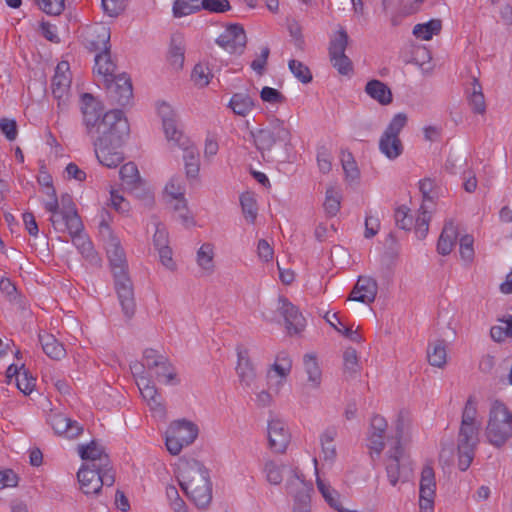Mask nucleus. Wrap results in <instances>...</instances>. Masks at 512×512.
I'll return each instance as SVG.
<instances>
[{
	"label": "nucleus",
	"instance_id": "obj_27",
	"mask_svg": "<svg viewBox=\"0 0 512 512\" xmlns=\"http://www.w3.org/2000/svg\"><path fill=\"white\" fill-rule=\"evenodd\" d=\"M303 368L306 374L305 386L318 390L322 384V370L315 355L306 354L303 357Z\"/></svg>",
	"mask_w": 512,
	"mask_h": 512
},
{
	"label": "nucleus",
	"instance_id": "obj_52",
	"mask_svg": "<svg viewBox=\"0 0 512 512\" xmlns=\"http://www.w3.org/2000/svg\"><path fill=\"white\" fill-rule=\"evenodd\" d=\"M341 163L347 180L355 181L359 178L360 173L357 164L350 152H341Z\"/></svg>",
	"mask_w": 512,
	"mask_h": 512
},
{
	"label": "nucleus",
	"instance_id": "obj_41",
	"mask_svg": "<svg viewBox=\"0 0 512 512\" xmlns=\"http://www.w3.org/2000/svg\"><path fill=\"white\" fill-rule=\"evenodd\" d=\"M95 71L104 77L112 76L115 71V64L111 59L110 48L99 50L95 56Z\"/></svg>",
	"mask_w": 512,
	"mask_h": 512
},
{
	"label": "nucleus",
	"instance_id": "obj_8",
	"mask_svg": "<svg viewBox=\"0 0 512 512\" xmlns=\"http://www.w3.org/2000/svg\"><path fill=\"white\" fill-rule=\"evenodd\" d=\"M407 121L408 118L405 113H397L380 137L379 150L389 160H395L403 153L404 147L399 134L406 126Z\"/></svg>",
	"mask_w": 512,
	"mask_h": 512
},
{
	"label": "nucleus",
	"instance_id": "obj_50",
	"mask_svg": "<svg viewBox=\"0 0 512 512\" xmlns=\"http://www.w3.org/2000/svg\"><path fill=\"white\" fill-rule=\"evenodd\" d=\"M71 86V75L70 66L67 61L58 63L55 68V74L52 78L51 87H70Z\"/></svg>",
	"mask_w": 512,
	"mask_h": 512
},
{
	"label": "nucleus",
	"instance_id": "obj_64",
	"mask_svg": "<svg viewBox=\"0 0 512 512\" xmlns=\"http://www.w3.org/2000/svg\"><path fill=\"white\" fill-rule=\"evenodd\" d=\"M260 97L262 101L270 104H281L286 100L285 96L277 89L268 86L262 88Z\"/></svg>",
	"mask_w": 512,
	"mask_h": 512
},
{
	"label": "nucleus",
	"instance_id": "obj_1",
	"mask_svg": "<svg viewBox=\"0 0 512 512\" xmlns=\"http://www.w3.org/2000/svg\"><path fill=\"white\" fill-rule=\"evenodd\" d=\"M100 234L104 241L107 257L109 259L115 278V289L122 311L127 318L135 313V299L133 285L127 275V261L120 240L116 237L110 226L105 222L100 224Z\"/></svg>",
	"mask_w": 512,
	"mask_h": 512
},
{
	"label": "nucleus",
	"instance_id": "obj_15",
	"mask_svg": "<svg viewBox=\"0 0 512 512\" xmlns=\"http://www.w3.org/2000/svg\"><path fill=\"white\" fill-rule=\"evenodd\" d=\"M138 389L155 417L163 418L166 410L156 386L144 375L136 379Z\"/></svg>",
	"mask_w": 512,
	"mask_h": 512
},
{
	"label": "nucleus",
	"instance_id": "obj_3",
	"mask_svg": "<svg viewBox=\"0 0 512 512\" xmlns=\"http://www.w3.org/2000/svg\"><path fill=\"white\" fill-rule=\"evenodd\" d=\"M180 485L198 508H206L212 500V484L202 463L192 460L180 468Z\"/></svg>",
	"mask_w": 512,
	"mask_h": 512
},
{
	"label": "nucleus",
	"instance_id": "obj_29",
	"mask_svg": "<svg viewBox=\"0 0 512 512\" xmlns=\"http://www.w3.org/2000/svg\"><path fill=\"white\" fill-rule=\"evenodd\" d=\"M97 160L107 168H116L123 160L124 156L117 150L118 147L110 145H93Z\"/></svg>",
	"mask_w": 512,
	"mask_h": 512
},
{
	"label": "nucleus",
	"instance_id": "obj_59",
	"mask_svg": "<svg viewBox=\"0 0 512 512\" xmlns=\"http://www.w3.org/2000/svg\"><path fill=\"white\" fill-rule=\"evenodd\" d=\"M210 77L211 74L209 68L201 63L195 65L191 74V78L194 81V83L200 87L208 85L210 82Z\"/></svg>",
	"mask_w": 512,
	"mask_h": 512
},
{
	"label": "nucleus",
	"instance_id": "obj_60",
	"mask_svg": "<svg viewBox=\"0 0 512 512\" xmlns=\"http://www.w3.org/2000/svg\"><path fill=\"white\" fill-rule=\"evenodd\" d=\"M317 165L321 173L327 174L332 169V154L324 146H321L317 150Z\"/></svg>",
	"mask_w": 512,
	"mask_h": 512
},
{
	"label": "nucleus",
	"instance_id": "obj_58",
	"mask_svg": "<svg viewBox=\"0 0 512 512\" xmlns=\"http://www.w3.org/2000/svg\"><path fill=\"white\" fill-rule=\"evenodd\" d=\"M201 8L197 0H176L173 5V14L175 17L189 15Z\"/></svg>",
	"mask_w": 512,
	"mask_h": 512
},
{
	"label": "nucleus",
	"instance_id": "obj_53",
	"mask_svg": "<svg viewBox=\"0 0 512 512\" xmlns=\"http://www.w3.org/2000/svg\"><path fill=\"white\" fill-rule=\"evenodd\" d=\"M166 359L165 356L159 354L156 350L147 349L143 354L142 366L152 374Z\"/></svg>",
	"mask_w": 512,
	"mask_h": 512
},
{
	"label": "nucleus",
	"instance_id": "obj_46",
	"mask_svg": "<svg viewBox=\"0 0 512 512\" xmlns=\"http://www.w3.org/2000/svg\"><path fill=\"white\" fill-rule=\"evenodd\" d=\"M441 27V21L433 19L427 23L415 25L413 28V34L419 39L430 40L433 35H437L440 32Z\"/></svg>",
	"mask_w": 512,
	"mask_h": 512
},
{
	"label": "nucleus",
	"instance_id": "obj_26",
	"mask_svg": "<svg viewBox=\"0 0 512 512\" xmlns=\"http://www.w3.org/2000/svg\"><path fill=\"white\" fill-rule=\"evenodd\" d=\"M110 28L103 24L91 27L85 37L86 45L90 50L99 51L110 48Z\"/></svg>",
	"mask_w": 512,
	"mask_h": 512
},
{
	"label": "nucleus",
	"instance_id": "obj_33",
	"mask_svg": "<svg viewBox=\"0 0 512 512\" xmlns=\"http://www.w3.org/2000/svg\"><path fill=\"white\" fill-rule=\"evenodd\" d=\"M39 341L44 353L51 359L60 360L66 355L64 346L52 334L40 333Z\"/></svg>",
	"mask_w": 512,
	"mask_h": 512
},
{
	"label": "nucleus",
	"instance_id": "obj_18",
	"mask_svg": "<svg viewBox=\"0 0 512 512\" xmlns=\"http://www.w3.org/2000/svg\"><path fill=\"white\" fill-rule=\"evenodd\" d=\"M278 310L284 317L286 329L290 335L298 334L304 329L305 318L286 298H279Z\"/></svg>",
	"mask_w": 512,
	"mask_h": 512
},
{
	"label": "nucleus",
	"instance_id": "obj_37",
	"mask_svg": "<svg viewBox=\"0 0 512 512\" xmlns=\"http://www.w3.org/2000/svg\"><path fill=\"white\" fill-rule=\"evenodd\" d=\"M337 437V430L334 427L327 428L320 436L323 459L333 462L337 456L334 440Z\"/></svg>",
	"mask_w": 512,
	"mask_h": 512
},
{
	"label": "nucleus",
	"instance_id": "obj_24",
	"mask_svg": "<svg viewBox=\"0 0 512 512\" xmlns=\"http://www.w3.org/2000/svg\"><path fill=\"white\" fill-rule=\"evenodd\" d=\"M387 421L380 415H374L371 418L370 430L368 434V447L377 456L384 448V435L387 429Z\"/></svg>",
	"mask_w": 512,
	"mask_h": 512
},
{
	"label": "nucleus",
	"instance_id": "obj_13",
	"mask_svg": "<svg viewBox=\"0 0 512 512\" xmlns=\"http://www.w3.org/2000/svg\"><path fill=\"white\" fill-rule=\"evenodd\" d=\"M158 113L162 118L164 133L171 149L180 146L184 140H190L178 128L176 115L169 104H160Z\"/></svg>",
	"mask_w": 512,
	"mask_h": 512
},
{
	"label": "nucleus",
	"instance_id": "obj_5",
	"mask_svg": "<svg viewBox=\"0 0 512 512\" xmlns=\"http://www.w3.org/2000/svg\"><path fill=\"white\" fill-rule=\"evenodd\" d=\"M129 135V124L121 110H111L103 115L102 122L90 137L93 145L120 147Z\"/></svg>",
	"mask_w": 512,
	"mask_h": 512
},
{
	"label": "nucleus",
	"instance_id": "obj_6",
	"mask_svg": "<svg viewBox=\"0 0 512 512\" xmlns=\"http://www.w3.org/2000/svg\"><path fill=\"white\" fill-rule=\"evenodd\" d=\"M252 137L256 148L264 156L270 153L276 144L290 146L292 135L283 120L272 118L266 127L253 132Z\"/></svg>",
	"mask_w": 512,
	"mask_h": 512
},
{
	"label": "nucleus",
	"instance_id": "obj_4",
	"mask_svg": "<svg viewBox=\"0 0 512 512\" xmlns=\"http://www.w3.org/2000/svg\"><path fill=\"white\" fill-rule=\"evenodd\" d=\"M484 435L494 448L500 449L512 438V411L500 400L489 407Z\"/></svg>",
	"mask_w": 512,
	"mask_h": 512
},
{
	"label": "nucleus",
	"instance_id": "obj_38",
	"mask_svg": "<svg viewBox=\"0 0 512 512\" xmlns=\"http://www.w3.org/2000/svg\"><path fill=\"white\" fill-rule=\"evenodd\" d=\"M468 99L472 110L478 114H484L486 103L482 87L476 78H473L471 87L468 89Z\"/></svg>",
	"mask_w": 512,
	"mask_h": 512
},
{
	"label": "nucleus",
	"instance_id": "obj_30",
	"mask_svg": "<svg viewBox=\"0 0 512 512\" xmlns=\"http://www.w3.org/2000/svg\"><path fill=\"white\" fill-rule=\"evenodd\" d=\"M366 94L380 105L386 106L392 103L393 95L391 89L380 80H370L365 86Z\"/></svg>",
	"mask_w": 512,
	"mask_h": 512
},
{
	"label": "nucleus",
	"instance_id": "obj_9",
	"mask_svg": "<svg viewBox=\"0 0 512 512\" xmlns=\"http://www.w3.org/2000/svg\"><path fill=\"white\" fill-rule=\"evenodd\" d=\"M81 490L86 495L98 494L101 488L112 486L115 482V474L112 469H98L90 464H83L77 473Z\"/></svg>",
	"mask_w": 512,
	"mask_h": 512
},
{
	"label": "nucleus",
	"instance_id": "obj_12",
	"mask_svg": "<svg viewBox=\"0 0 512 512\" xmlns=\"http://www.w3.org/2000/svg\"><path fill=\"white\" fill-rule=\"evenodd\" d=\"M348 41L347 32L341 28L335 34L329 46L330 61L333 67L342 75H347L352 70V62L345 54Z\"/></svg>",
	"mask_w": 512,
	"mask_h": 512
},
{
	"label": "nucleus",
	"instance_id": "obj_56",
	"mask_svg": "<svg viewBox=\"0 0 512 512\" xmlns=\"http://www.w3.org/2000/svg\"><path fill=\"white\" fill-rule=\"evenodd\" d=\"M173 201V210L178 214V218L180 221L186 225L190 226L193 224V218L190 216L188 208H187V201L182 197H173L171 198Z\"/></svg>",
	"mask_w": 512,
	"mask_h": 512
},
{
	"label": "nucleus",
	"instance_id": "obj_47",
	"mask_svg": "<svg viewBox=\"0 0 512 512\" xmlns=\"http://www.w3.org/2000/svg\"><path fill=\"white\" fill-rule=\"evenodd\" d=\"M53 98L57 101L56 107V122L59 121L60 116L65 114L69 108L70 87H51Z\"/></svg>",
	"mask_w": 512,
	"mask_h": 512
},
{
	"label": "nucleus",
	"instance_id": "obj_40",
	"mask_svg": "<svg viewBox=\"0 0 512 512\" xmlns=\"http://www.w3.org/2000/svg\"><path fill=\"white\" fill-rule=\"evenodd\" d=\"M318 490L326 500V502L334 508L338 512H355L349 509H345L342 507L340 500H339V494L337 491H335L329 484H327L324 480L321 478H317L316 480Z\"/></svg>",
	"mask_w": 512,
	"mask_h": 512
},
{
	"label": "nucleus",
	"instance_id": "obj_51",
	"mask_svg": "<svg viewBox=\"0 0 512 512\" xmlns=\"http://www.w3.org/2000/svg\"><path fill=\"white\" fill-rule=\"evenodd\" d=\"M152 375H154L159 382L164 384H175L177 382L176 370L168 359H166L164 363L152 373Z\"/></svg>",
	"mask_w": 512,
	"mask_h": 512
},
{
	"label": "nucleus",
	"instance_id": "obj_19",
	"mask_svg": "<svg viewBox=\"0 0 512 512\" xmlns=\"http://www.w3.org/2000/svg\"><path fill=\"white\" fill-rule=\"evenodd\" d=\"M108 93L116 104L120 106L129 104L133 96L130 79L124 74L115 77L108 85Z\"/></svg>",
	"mask_w": 512,
	"mask_h": 512
},
{
	"label": "nucleus",
	"instance_id": "obj_11",
	"mask_svg": "<svg viewBox=\"0 0 512 512\" xmlns=\"http://www.w3.org/2000/svg\"><path fill=\"white\" fill-rule=\"evenodd\" d=\"M286 490L294 500L293 512H310V494L313 488L295 470H291Z\"/></svg>",
	"mask_w": 512,
	"mask_h": 512
},
{
	"label": "nucleus",
	"instance_id": "obj_48",
	"mask_svg": "<svg viewBox=\"0 0 512 512\" xmlns=\"http://www.w3.org/2000/svg\"><path fill=\"white\" fill-rule=\"evenodd\" d=\"M286 466L282 463H277L274 460H267L264 464L263 471L267 481L272 485H278L283 480V471Z\"/></svg>",
	"mask_w": 512,
	"mask_h": 512
},
{
	"label": "nucleus",
	"instance_id": "obj_14",
	"mask_svg": "<svg viewBox=\"0 0 512 512\" xmlns=\"http://www.w3.org/2000/svg\"><path fill=\"white\" fill-rule=\"evenodd\" d=\"M247 38L244 28L239 24L229 25L216 39V43L229 53L241 54Z\"/></svg>",
	"mask_w": 512,
	"mask_h": 512
},
{
	"label": "nucleus",
	"instance_id": "obj_36",
	"mask_svg": "<svg viewBox=\"0 0 512 512\" xmlns=\"http://www.w3.org/2000/svg\"><path fill=\"white\" fill-rule=\"evenodd\" d=\"M427 358L430 365L443 368L447 362V351L444 340H436L427 348Z\"/></svg>",
	"mask_w": 512,
	"mask_h": 512
},
{
	"label": "nucleus",
	"instance_id": "obj_62",
	"mask_svg": "<svg viewBox=\"0 0 512 512\" xmlns=\"http://www.w3.org/2000/svg\"><path fill=\"white\" fill-rule=\"evenodd\" d=\"M168 60L175 70L182 68L184 63V49L180 44L172 42L168 53Z\"/></svg>",
	"mask_w": 512,
	"mask_h": 512
},
{
	"label": "nucleus",
	"instance_id": "obj_39",
	"mask_svg": "<svg viewBox=\"0 0 512 512\" xmlns=\"http://www.w3.org/2000/svg\"><path fill=\"white\" fill-rule=\"evenodd\" d=\"M69 235L72 238L73 244L77 247L79 252L87 259H93L95 256V252L92 246L91 241L88 237L83 233V224L81 223V227L78 231L67 230Z\"/></svg>",
	"mask_w": 512,
	"mask_h": 512
},
{
	"label": "nucleus",
	"instance_id": "obj_32",
	"mask_svg": "<svg viewBox=\"0 0 512 512\" xmlns=\"http://www.w3.org/2000/svg\"><path fill=\"white\" fill-rule=\"evenodd\" d=\"M458 237L457 227L452 220L445 223L437 243V251L441 255H448L453 250Z\"/></svg>",
	"mask_w": 512,
	"mask_h": 512
},
{
	"label": "nucleus",
	"instance_id": "obj_16",
	"mask_svg": "<svg viewBox=\"0 0 512 512\" xmlns=\"http://www.w3.org/2000/svg\"><path fill=\"white\" fill-rule=\"evenodd\" d=\"M291 434L287 424L280 419H271L268 422L269 447L275 453H284L290 443Z\"/></svg>",
	"mask_w": 512,
	"mask_h": 512
},
{
	"label": "nucleus",
	"instance_id": "obj_63",
	"mask_svg": "<svg viewBox=\"0 0 512 512\" xmlns=\"http://www.w3.org/2000/svg\"><path fill=\"white\" fill-rule=\"evenodd\" d=\"M16 384L23 394L29 395L35 388L36 379L27 370L23 369L21 376H17Z\"/></svg>",
	"mask_w": 512,
	"mask_h": 512
},
{
	"label": "nucleus",
	"instance_id": "obj_2",
	"mask_svg": "<svg viewBox=\"0 0 512 512\" xmlns=\"http://www.w3.org/2000/svg\"><path fill=\"white\" fill-rule=\"evenodd\" d=\"M480 428L477 401L474 396H470L463 408L457 435V465L461 471H466L475 457Z\"/></svg>",
	"mask_w": 512,
	"mask_h": 512
},
{
	"label": "nucleus",
	"instance_id": "obj_42",
	"mask_svg": "<svg viewBox=\"0 0 512 512\" xmlns=\"http://www.w3.org/2000/svg\"><path fill=\"white\" fill-rule=\"evenodd\" d=\"M431 208L430 205L422 203L419 214L415 220V234L418 239H424L429 230V222L431 219Z\"/></svg>",
	"mask_w": 512,
	"mask_h": 512
},
{
	"label": "nucleus",
	"instance_id": "obj_35",
	"mask_svg": "<svg viewBox=\"0 0 512 512\" xmlns=\"http://www.w3.org/2000/svg\"><path fill=\"white\" fill-rule=\"evenodd\" d=\"M235 115L245 117L251 113L255 104L247 93H235L228 104Z\"/></svg>",
	"mask_w": 512,
	"mask_h": 512
},
{
	"label": "nucleus",
	"instance_id": "obj_20",
	"mask_svg": "<svg viewBox=\"0 0 512 512\" xmlns=\"http://www.w3.org/2000/svg\"><path fill=\"white\" fill-rule=\"evenodd\" d=\"M238 363L236 367L237 375L240 383L248 388L255 385L257 374L254 365L252 364L248 350L244 346L237 347Z\"/></svg>",
	"mask_w": 512,
	"mask_h": 512
},
{
	"label": "nucleus",
	"instance_id": "obj_25",
	"mask_svg": "<svg viewBox=\"0 0 512 512\" xmlns=\"http://www.w3.org/2000/svg\"><path fill=\"white\" fill-rule=\"evenodd\" d=\"M59 214L61 216V226L66 230L78 231L81 227V219L76 211L72 198L69 195H63L59 203Z\"/></svg>",
	"mask_w": 512,
	"mask_h": 512
},
{
	"label": "nucleus",
	"instance_id": "obj_23",
	"mask_svg": "<svg viewBox=\"0 0 512 512\" xmlns=\"http://www.w3.org/2000/svg\"><path fill=\"white\" fill-rule=\"evenodd\" d=\"M178 148L183 151L186 178L188 180H196L200 171V157L198 149L191 140H184Z\"/></svg>",
	"mask_w": 512,
	"mask_h": 512
},
{
	"label": "nucleus",
	"instance_id": "obj_34",
	"mask_svg": "<svg viewBox=\"0 0 512 512\" xmlns=\"http://www.w3.org/2000/svg\"><path fill=\"white\" fill-rule=\"evenodd\" d=\"M120 178L124 185L130 190H136L144 184L137 165L134 162L124 164L119 171Z\"/></svg>",
	"mask_w": 512,
	"mask_h": 512
},
{
	"label": "nucleus",
	"instance_id": "obj_54",
	"mask_svg": "<svg viewBox=\"0 0 512 512\" xmlns=\"http://www.w3.org/2000/svg\"><path fill=\"white\" fill-rule=\"evenodd\" d=\"M341 195L334 188H329L326 191V197L324 201L325 212L329 216H335L340 209Z\"/></svg>",
	"mask_w": 512,
	"mask_h": 512
},
{
	"label": "nucleus",
	"instance_id": "obj_17",
	"mask_svg": "<svg viewBox=\"0 0 512 512\" xmlns=\"http://www.w3.org/2000/svg\"><path fill=\"white\" fill-rule=\"evenodd\" d=\"M78 453L80 457L86 461L85 464H90L91 467L112 469L108 455L105 453L103 447L96 441H91L87 445H79Z\"/></svg>",
	"mask_w": 512,
	"mask_h": 512
},
{
	"label": "nucleus",
	"instance_id": "obj_57",
	"mask_svg": "<svg viewBox=\"0 0 512 512\" xmlns=\"http://www.w3.org/2000/svg\"><path fill=\"white\" fill-rule=\"evenodd\" d=\"M344 370L350 374H356L360 370L359 357L357 351L348 347L343 353Z\"/></svg>",
	"mask_w": 512,
	"mask_h": 512
},
{
	"label": "nucleus",
	"instance_id": "obj_22",
	"mask_svg": "<svg viewBox=\"0 0 512 512\" xmlns=\"http://www.w3.org/2000/svg\"><path fill=\"white\" fill-rule=\"evenodd\" d=\"M377 291L378 285L375 279L368 276H360L349 299L364 304H370L375 300Z\"/></svg>",
	"mask_w": 512,
	"mask_h": 512
},
{
	"label": "nucleus",
	"instance_id": "obj_55",
	"mask_svg": "<svg viewBox=\"0 0 512 512\" xmlns=\"http://www.w3.org/2000/svg\"><path fill=\"white\" fill-rule=\"evenodd\" d=\"M288 66L292 74L300 82L307 84L312 81V74L310 72V69L301 61L292 59L289 61Z\"/></svg>",
	"mask_w": 512,
	"mask_h": 512
},
{
	"label": "nucleus",
	"instance_id": "obj_21",
	"mask_svg": "<svg viewBox=\"0 0 512 512\" xmlns=\"http://www.w3.org/2000/svg\"><path fill=\"white\" fill-rule=\"evenodd\" d=\"M48 421L56 434L69 439L76 438L83 431V427L77 421H73L58 412L51 413L48 416Z\"/></svg>",
	"mask_w": 512,
	"mask_h": 512
},
{
	"label": "nucleus",
	"instance_id": "obj_61",
	"mask_svg": "<svg viewBox=\"0 0 512 512\" xmlns=\"http://www.w3.org/2000/svg\"><path fill=\"white\" fill-rule=\"evenodd\" d=\"M165 192L171 198L184 196L185 187L182 178L178 175L171 177L165 186Z\"/></svg>",
	"mask_w": 512,
	"mask_h": 512
},
{
	"label": "nucleus",
	"instance_id": "obj_31",
	"mask_svg": "<svg viewBox=\"0 0 512 512\" xmlns=\"http://www.w3.org/2000/svg\"><path fill=\"white\" fill-rule=\"evenodd\" d=\"M214 257V246L211 243H204L200 246L196 253V263L202 275L210 276L214 273Z\"/></svg>",
	"mask_w": 512,
	"mask_h": 512
},
{
	"label": "nucleus",
	"instance_id": "obj_45",
	"mask_svg": "<svg viewBox=\"0 0 512 512\" xmlns=\"http://www.w3.org/2000/svg\"><path fill=\"white\" fill-rule=\"evenodd\" d=\"M436 481L435 473L431 465L427 464L423 467L420 478L419 494L426 496L435 495Z\"/></svg>",
	"mask_w": 512,
	"mask_h": 512
},
{
	"label": "nucleus",
	"instance_id": "obj_49",
	"mask_svg": "<svg viewBox=\"0 0 512 512\" xmlns=\"http://www.w3.org/2000/svg\"><path fill=\"white\" fill-rule=\"evenodd\" d=\"M240 204L246 221L249 223H254L258 215V207L253 194H242L240 196Z\"/></svg>",
	"mask_w": 512,
	"mask_h": 512
},
{
	"label": "nucleus",
	"instance_id": "obj_28",
	"mask_svg": "<svg viewBox=\"0 0 512 512\" xmlns=\"http://www.w3.org/2000/svg\"><path fill=\"white\" fill-rule=\"evenodd\" d=\"M168 430L170 433L174 434L175 437L182 443L184 446H188L194 442L198 435L197 426L185 420H180L173 422Z\"/></svg>",
	"mask_w": 512,
	"mask_h": 512
},
{
	"label": "nucleus",
	"instance_id": "obj_43",
	"mask_svg": "<svg viewBox=\"0 0 512 512\" xmlns=\"http://www.w3.org/2000/svg\"><path fill=\"white\" fill-rule=\"evenodd\" d=\"M45 189L46 194L49 196V200L44 202V207L48 212L52 213L50 221L54 228L57 229L61 226V221L57 217V214L59 213V202L56 197V191L49 181L46 183Z\"/></svg>",
	"mask_w": 512,
	"mask_h": 512
},
{
	"label": "nucleus",
	"instance_id": "obj_10",
	"mask_svg": "<svg viewBox=\"0 0 512 512\" xmlns=\"http://www.w3.org/2000/svg\"><path fill=\"white\" fill-rule=\"evenodd\" d=\"M103 105L90 93H83L80 96V111L82 114V123L86 134L89 137L95 136V131L102 122Z\"/></svg>",
	"mask_w": 512,
	"mask_h": 512
},
{
	"label": "nucleus",
	"instance_id": "obj_44",
	"mask_svg": "<svg viewBox=\"0 0 512 512\" xmlns=\"http://www.w3.org/2000/svg\"><path fill=\"white\" fill-rule=\"evenodd\" d=\"M292 369V360L287 353L277 355L274 363L270 366L267 373L274 374L280 378H288Z\"/></svg>",
	"mask_w": 512,
	"mask_h": 512
},
{
	"label": "nucleus",
	"instance_id": "obj_7",
	"mask_svg": "<svg viewBox=\"0 0 512 512\" xmlns=\"http://www.w3.org/2000/svg\"><path fill=\"white\" fill-rule=\"evenodd\" d=\"M386 471L392 486H395L398 482H408L412 477V462L399 442L390 446L387 451Z\"/></svg>",
	"mask_w": 512,
	"mask_h": 512
}]
</instances>
